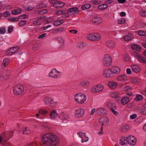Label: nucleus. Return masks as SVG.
<instances>
[{
	"instance_id": "18",
	"label": "nucleus",
	"mask_w": 146,
	"mask_h": 146,
	"mask_svg": "<svg viewBox=\"0 0 146 146\" xmlns=\"http://www.w3.org/2000/svg\"><path fill=\"white\" fill-rule=\"evenodd\" d=\"M9 74L8 71L7 70H4L0 72V79H7L9 76Z\"/></svg>"
},
{
	"instance_id": "24",
	"label": "nucleus",
	"mask_w": 146,
	"mask_h": 146,
	"mask_svg": "<svg viewBox=\"0 0 146 146\" xmlns=\"http://www.w3.org/2000/svg\"><path fill=\"white\" fill-rule=\"evenodd\" d=\"M97 113L100 115H104L106 113V110L104 108H99L96 110Z\"/></svg>"
},
{
	"instance_id": "49",
	"label": "nucleus",
	"mask_w": 146,
	"mask_h": 146,
	"mask_svg": "<svg viewBox=\"0 0 146 146\" xmlns=\"http://www.w3.org/2000/svg\"><path fill=\"white\" fill-rule=\"evenodd\" d=\"M81 142L82 143L87 142L88 140V138L85 136V135H84L82 138Z\"/></svg>"
},
{
	"instance_id": "37",
	"label": "nucleus",
	"mask_w": 146,
	"mask_h": 146,
	"mask_svg": "<svg viewBox=\"0 0 146 146\" xmlns=\"http://www.w3.org/2000/svg\"><path fill=\"white\" fill-rule=\"evenodd\" d=\"M108 6L106 4H102L99 5L98 7V9L100 10L104 9L108 7Z\"/></svg>"
},
{
	"instance_id": "8",
	"label": "nucleus",
	"mask_w": 146,
	"mask_h": 146,
	"mask_svg": "<svg viewBox=\"0 0 146 146\" xmlns=\"http://www.w3.org/2000/svg\"><path fill=\"white\" fill-rule=\"evenodd\" d=\"M44 101L47 105L51 107H54L57 103L56 102H54L51 98L49 97L46 98Z\"/></svg>"
},
{
	"instance_id": "43",
	"label": "nucleus",
	"mask_w": 146,
	"mask_h": 146,
	"mask_svg": "<svg viewBox=\"0 0 146 146\" xmlns=\"http://www.w3.org/2000/svg\"><path fill=\"white\" fill-rule=\"evenodd\" d=\"M108 107L110 108V110L111 107L113 108V107H116V106L115 104V103L111 102H109L108 104Z\"/></svg>"
},
{
	"instance_id": "35",
	"label": "nucleus",
	"mask_w": 146,
	"mask_h": 146,
	"mask_svg": "<svg viewBox=\"0 0 146 146\" xmlns=\"http://www.w3.org/2000/svg\"><path fill=\"white\" fill-rule=\"evenodd\" d=\"M30 130L29 128L27 127H24L23 129V134H27L30 133Z\"/></svg>"
},
{
	"instance_id": "32",
	"label": "nucleus",
	"mask_w": 146,
	"mask_h": 146,
	"mask_svg": "<svg viewBox=\"0 0 146 146\" xmlns=\"http://www.w3.org/2000/svg\"><path fill=\"white\" fill-rule=\"evenodd\" d=\"M131 47L133 49L138 51H140L141 49V46L139 45L136 44H132L131 46Z\"/></svg>"
},
{
	"instance_id": "12",
	"label": "nucleus",
	"mask_w": 146,
	"mask_h": 146,
	"mask_svg": "<svg viewBox=\"0 0 146 146\" xmlns=\"http://www.w3.org/2000/svg\"><path fill=\"white\" fill-rule=\"evenodd\" d=\"M66 11L64 10H62L56 12L55 14L58 15H62L61 17L66 18L68 17L69 16V14L68 13H66Z\"/></svg>"
},
{
	"instance_id": "15",
	"label": "nucleus",
	"mask_w": 146,
	"mask_h": 146,
	"mask_svg": "<svg viewBox=\"0 0 146 146\" xmlns=\"http://www.w3.org/2000/svg\"><path fill=\"white\" fill-rule=\"evenodd\" d=\"M110 68L113 76L115 74H119L121 71L120 69L117 66H114Z\"/></svg>"
},
{
	"instance_id": "7",
	"label": "nucleus",
	"mask_w": 146,
	"mask_h": 146,
	"mask_svg": "<svg viewBox=\"0 0 146 146\" xmlns=\"http://www.w3.org/2000/svg\"><path fill=\"white\" fill-rule=\"evenodd\" d=\"M13 132L11 131H7L5 132L2 135L3 141L5 142L7 141L13 136Z\"/></svg>"
},
{
	"instance_id": "6",
	"label": "nucleus",
	"mask_w": 146,
	"mask_h": 146,
	"mask_svg": "<svg viewBox=\"0 0 146 146\" xmlns=\"http://www.w3.org/2000/svg\"><path fill=\"white\" fill-rule=\"evenodd\" d=\"M133 54L139 62L146 64V59L143 57L135 52H134Z\"/></svg>"
},
{
	"instance_id": "10",
	"label": "nucleus",
	"mask_w": 146,
	"mask_h": 146,
	"mask_svg": "<svg viewBox=\"0 0 146 146\" xmlns=\"http://www.w3.org/2000/svg\"><path fill=\"white\" fill-rule=\"evenodd\" d=\"M136 139L135 137L129 135L127 137V143L131 145H134L136 143Z\"/></svg>"
},
{
	"instance_id": "34",
	"label": "nucleus",
	"mask_w": 146,
	"mask_h": 146,
	"mask_svg": "<svg viewBox=\"0 0 146 146\" xmlns=\"http://www.w3.org/2000/svg\"><path fill=\"white\" fill-rule=\"evenodd\" d=\"M94 37V33H91L87 36L88 40L93 41H95Z\"/></svg>"
},
{
	"instance_id": "59",
	"label": "nucleus",
	"mask_w": 146,
	"mask_h": 146,
	"mask_svg": "<svg viewBox=\"0 0 146 146\" xmlns=\"http://www.w3.org/2000/svg\"><path fill=\"white\" fill-rule=\"evenodd\" d=\"M142 17H146V10H142L140 13Z\"/></svg>"
},
{
	"instance_id": "42",
	"label": "nucleus",
	"mask_w": 146,
	"mask_h": 146,
	"mask_svg": "<svg viewBox=\"0 0 146 146\" xmlns=\"http://www.w3.org/2000/svg\"><path fill=\"white\" fill-rule=\"evenodd\" d=\"M86 44L83 43H78L77 44V46L79 48H82L85 47L86 46Z\"/></svg>"
},
{
	"instance_id": "45",
	"label": "nucleus",
	"mask_w": 146,
	"mask_h": 146,
	"mask_svg": "<svg viewBox=\"0 0 146 146\" xmlns=\"http://www.w3.org/2000/svg\"><path fill=\"white\" fill-rule=\"evenodd\" d=\"M38 113L42 115H44L48 113V111L45 110H40L38 111Z\"/></svg>"
},
{
	"instance_id": "20",
	"label": "nucleus",
	"mask_w": 146,
	"mask_h": 146,
	"mask_svg": "<svg viewBox=\"0 0 146 146\" xmlns=\"http://www.w3.org/2000/svg\"><path fill=\"white\" fill-rule=\"evenodd\" d=\"M127 77L125 74L120 75L117 76V80L119 81L124 82L127 80Z\"/></svg>"
},
{
	"instance_id": "58",
	"label": "nucleus",
	"mask_w": 146,
	"mask_h": 146,
	"mask_svg": "<svg viewBox=\"0 0 146 146\" xmlns=\"http://www.w3.org/2000/svg\"><path fill=\"white\" fill-rule=\"evenodd\" d=\"M10 13L8 11H6L3 13V17H7L10 16Z\"/></svg>"
},
{
	"instance_id": "5",
	"label": "nucleus",
	"mask_w": 146,
	"mask_h": 146,
	"mask_svg": "<svg viewBox=\"0 0 146 146\" xmlns=\"http://www.w3.org/2000/svg\"><path fill=\"white\" fill-rule=\"evenodd\" d=\"M51 4L55 7H61L64 6L65 4L64 2L60 1L50 0L49 1Z\"/></svg>"
},
{
	"instance_id": "53",
	"label": "nucleus",
	"mask_w": 146,
	"mask_h": 146,
	"mask_svg": "<svg viewBox=\"0 0 146 146\" xmlns=\"http://www.w3.org/2000/svg\"><path fill=\"white\" fill-rule=\"evenodd\" d=\"M125 22V20L124 19L122 18L118 20V23L119 24H124Z\"/></svg>"
},
{
	"instance_id": "41",
	"label": "nucleus",
	"mask_w": 146,
	"mask_h": 146,
	"mask_svg": "<svg viewBox=\"0 0 146 146\" xmlns=\"http://www.w3.org/2000/svg\"><path fill=\"white\" fill-rule=\"evenodd\" d=\"M91 7L90 5L86 4L83 5L81 7V9L82 10H85L90 8Z\"/></svg>"
},
{
	"instance_id": "33",
	"label": "nucleus",
	"mask_w": 146,
	"mask_h": 146,
	"mask_svg": "<svg viewBox=\"0 0 146 146\" xmlns=\"http://www.w3.org/2000/svg\"><path fill=\"white\" fill-rule=\"evenodd\" d=\"M22 12V9H15L11 11V14L13 15H17L20 14Z\"/></svg>"
},
{
	"instance_id": "36",
	"label": "nucleus",
	"mask_w": 146,
	"mask_h": 146,
	"mask_svg": "<svg viewBox=\"0 0 146 146\" xmlns=\"http://www.w3.org/2000/svg\"><path fill=\"white\" fill-rule=\"evenodd\" d=\"M63 22L64 21L62 19L58 20L54 22V25L55 26H57L63 23Z\"/></svg>"
},
{
	"instance_id": "2",
	"label": "nucleus",
	"mask_w": 146,
	"mask_h": 146,
	"mask_svg": "<svg viewBox=\"0 0 146 146\" xmlns=\"http://www.w3.org/2000/svg\"><path fill=\"white\" fill-rule=\"evenodd\" d=\"M74 99L77 103L82 104L86 100L87 97L86 95L84 94L78 93L75 94Z\"/></svg>"
},
{
	"instance_id": "55",
	"label": "nucleus",
	"mask_w": 146,
	"mask_h": 146,
	"mask_svg": "<svg viewBox=\"0 0 146 146\" xmlns=\"http://www.w3.org/2000/svg\"><path fill=\"white\" fill-rule=\"evenodd\" d=\"M139 80L137 78H135L132 79L131 81L134 83H137L139 82Z\"/></svg>"
},
{
	"instance_id": "3",
	"label": "nucleus",
	"mask_w": 146,
	"mask_h": 146,
	"mask_svg": "<svg viewBox=\"0 0 146 146\" xmlns=\"http://www.w3.org/2000/svg\"><path fill=\"white\" fill-rule=\"evenodd\" d=\"M13 91L14 94L20 95L24 92L25 90L23 86L18 85L14 86Z\"/></svg>"
},
{
	"instance_id": "40",
	"label": "nucleus",
	"mask_w": 146,
	"mask_h": 146,
	"mask_svg": "<svg viewBox=\"0 0 146 146\" xmlns=\"http://www.w3.org/2000/svg\"><path fill=\"white\" fill-rule=\"evenodd\" d=\"M78 8L76 7H72L68 9L67 11L68 13H72L77 11Z\"/></svg>"
},
{
	"instance_id": "46",
	"label": "nucleus",
	"mask_w": 146,
	"mask_h": 146,
	"mask_svg": "<svg viewBox=\"0 0 146 146\" xmlns=\"http://www.w3.org/2000/svg\"><path fill=\"white\" fill-rule=\"evenodd\" d=\"M111 96L114 98H116L118 97L119 94L117 92H113L111 94Z\"/></svg>"
},
{
	"instance_id": "61",
	"label": "nucleus",
	"mask_w": 146,
	"mask_h": 146,
	"mask_svg": "<svg viewBox=\"0 0 146 146\" xmlns=\"http://www.w3.org/2000/svg\"><path fill=\"white\" fill-rule=\"evenodd\" d=\"M6 31L4 27H1L0 28V34H3Z\"/></svg>"
},
{
	"instance_id": "50",
	"label": "nucleus",
	"mask_w": 146,
	"mask_h": 146,
	"mask_svg": "<svg viewBox=\"0 0 146 146\" xmlns=\"http://www.w3.org/2000/svg\"><path fill=\"white\" fill-rule=\"evenodd\" d=\"M143 99V97L141 95H138L136 96L135 100L137 101H139Z\"/></svg>"
},
{
	"instance_id": "62",
	"label": "nucleus",
	"mask_w": 146,
	"mask_h": 146,
	"mask_svg": "<svg viewBox=\"0 0 146 146\" xmlns=\"http://www.w3.org/2000/svg\"><path fill=\"white\" fill-rule=\"evenodd\" d=\"M58 40L60 42L62 43L59 47L60 48H61L62 46H64V41L62 38H60V39H59Z\"/></svg>"
},
{
	"instance_id": "17",
	"label": "nucleus",
	"mask_w": 146,
	"mask_h": 146,
	"mask_svg": "<svg viewBox=\"0 0 146 146\" xmlns=\"http://www.w3.org/2000/svg\"><path fill=\"white\" fill-rule=\"evenodd\" d=\"M102 19L99 17H93L92 20V23L93 24L98 25L101 23Z\"/></svg>"
},
{
	"instance_id": "44",
	"label": "nucleus",
	"mask_w": 146,
	"mask_h": 146,
	"mask_svg": "<svg viewBox=\"0 0 146 146\" xmlns=\"http://www.w3.org/2000/svg\"><path fill=\"white\" fill-rule=\"evenodd\" d=\"M8 20L10 22H16L19 21V18L9 17L8 19Z\"/></svg>"
},
{
	"instance_id": "29",
	"label": "nucleus",
	"mask_w": 146,
	"mask_h": 146,
	"mask_svg": "<svg viewBox=\"0 0 146 146\" xmlns=\"http://www.w3.org/2000/svg\"><path fill=\"white\" fill-rule=\"evenodd\" d=\"M59 117L62 120H65L69 118V116L63 112H61L60 115Z\"/></svg>"
},
{
	"instance_id": "21",
	"label": "nucleus",
	"mask_w": 146,
	"mask_h": 146,
	"mask_svg": "<svg viewBox=\"0 0 146 146\" xmlns=\"http://www.w3.org/2000/svg\"><path fill=\"white\" fill-rule=\"evenodd\" d=\"M108 85L110 88L115 89L117 86L118 84L115 82L111 81L108 82Z\"/></svg>"
},
{
	"instance_id": "22",
	"label": "nucleus",
	"mask_w": 146,
	"mask_h": 146,
	"mask_svg": "<svg viewBox=\"0 0 146 146\" xmlns=\"http://www.w3.org/2000/svg\"><path fill=\"white\" fill-rule=\"evenodd\" d=\"M123 38L125 40L128 42L133 39V35L129 34L124 36Z\"/></svg>"
},
{
	"instance_id": "39",
	"label": "nucleus",
	"mask_w": 146,
	"mask_h": 146,
	"mask_svg": "<svg viewBox=\"0 0 146 146\" xmlns=\"http://www.w3.org/2000/svg\"><path fill=\"white\" fill-rule=\"evenodd\" d=\"M94 38L95 41H98L100 40L101 38V36L98 33H94Z\"/></svg>"
},
{
	"instance_id": "11",
	"label": "nucleus",
	"mask_w": 146,
	"mask_h": 146,
	"mask_svg": "<svg viewBox=\"0 0 146 146\" xmlns=\"http://www.w3.org/2000/svg\"><path fill=\"white\" fill-rule=\"evenodd\" d=\"M59 72L55 68H54L50 72L49 74V76L52 78H57L60 75L57 74L59 73Z\"/></svg>"
},
{
	"instance_id": "16",
	"label": "nucleus",
	"mask_w": 146,
	"mask_h": 146,
	"mask_svg": "<svg viewBox=\"0 0 146 146\" xmlns=\"http://www.w3.org/2000/svg\"><path fill=\"white\" fill-rule=\"evenodd\" d=\"M19 49L18 47H13L10 48L7 52V53L9 55H11L17 52Z\"/></svg>"
},
{
	"instance_id": "52",
	"label": "nucleus",
	"mask_w": 146,
	"mask_h": 146,
	"mask_svg": "<svg viewBox=\"0 0 146 146\" xmlns=\"http://www.w3.org/2000/svg\"><path fill=\"white\" fill-rule=\"evenodd\" d=\"M66 29L64 27H60L58 29H56L55 30V31L56 32H60L65 31Z\"/></svg>"
},
{
	"instance_id": "14",
	"label": "nucleus",
	"mask_w": 146,
	"mask_h": 146,
	"mask_svg": "<svg viewBox=\"0 0 146 146\" xmlns=\"http://www.w3.org/2000/svg\"><path fill=\"white\" fill-rule=\"evenodd\" d=\"M103 75L104 77L107 78L113 76L110 68L104 69L103 70Z\"/></svg>"
},
{
	"instance_id": "25",
	"label": "nucleus",
	"mask_w": 146,
	"mask_h": 146,
	"mask_svg": "<svg viewBox=\"0 0 146 146\" xmlns=\"http://www.w3.org/2000/svg\"><path fill=\"white\" fill-rule=\"evenodd\" d=\"M58 114L56 111L52 110L50 111V116L51 118L54 119L57 117Z\"/></svg>"
},
{
	"instance_id": "1",
	"label": "nucleus",
	"mask_w": 146,
	"mask_h": 146,
	"mask_svg": "<svg viewBox=\"0 0 146 146\" xmlns=\"http://www.w3.org/2000/svg\"><path fill=\"white\" fill-rule=\"evenodd\" d=\"M42 141L45 146H57L59 142L58 138L54 134L48 133L42 137Z\"/></svg>"
},
{
	"instance_id": "9",
	"label": "nucleus",
	"mask_w": 146,
	"mask_h": 146,
	"mask_svg": "<svg viewBox=\"0 0 146 146\" xmlns=\"http://www.w3.org/2000/svg\"><path fill=\"white\" fill-rule=\"evenodd\" d=\"M84 113V110L83 109L79 108L76 110L74 115L75 117L79 118L82 117Z\"/></svg>"
},
{
	"instance_id": "54",
	"label": "nucleus",
	"mask_w": 146,
	"mask_h": 146,
	"mask_svg": "<svg viewBox=\"0 0 146 146\" xmlns=\"http://www.w3.org/2000/svg\"><path fill=\"white\" fill-rule=\"evenodd\" d=\"M115 115H117L118 114V113L113 108H110V110Z\"/></svg>"
},
{
	"instance_id": "13",
	"label": "nucleus",
	"mask_w": 146,
	"mask_h": 146,
	"mask_svg": "<svg viewBox=\"0 0 146 146\" xmlns=\"http://www.w3.org/2000/svg\"><path fill=\"white\" fill-rule=\"evenodd\" d=\"M104 88L102 85L98 84L96 86H93L92 88V91L93 93L98 92L102 91Z\"/></svg>"
},
{
	"instance_id": "26",
	"label": "nucleus",
	"mask_w": 146,
	"mask_h": 146,
	"mask_svg": "<svg viewBox=\"0 0 146 146\" xmlns=\"http://www.w3.org/2000/svg\"><path fill=\"white\" fill-rule=\"evenodd\" d=\"M9 62V60L7 58L4 59L1 64V68H5L8 64Z\"/></svg>"
},
{
	"instance_id": "48",
	"label": "nucleus",
	"mask_w": 146,
	"mask_h": 146,
	"mask_svg": "<svg viewBox=\"0 0 146 146\" xmlns=\"http://www.w3.org/2000/svg\"><path fill=\"white\" fill-rule=\"evenodd\" d=\"M27 23V21L26 20H23L21 21L18 23V25L19 26L22 27L25 25Z\"/></svg>"
},
{
	"instance_id": "60",
	"label": "nucleus",
	"mask_w": 146,
	"mask_h": 146,
	"mask_svg": "<svg viewBox=\"0 0 146 146\" xmlns=\"http://www.w3.org/2000/svg\"><path fill=\"white\" fill-rule=\"evenodd\" d=\"M47 12V11L46 9H43L40 11H38L37 14H45Z\"/></svg>"
},
{
	"instance_id": "64",
	"label": "nucleus",
	"mask_w": 146,
	"mask_h": 146,
	"mask_svg": "<svg viewBox=\"0 0 146 146\" xmlns=\"http://www.w3.org/2000/svg\"><path fill=\"white\" fill-rule=\"evenodd\" d=\"M141 113L142 114L146 115V108H143L141 111Z\"/></svg>"
},
{
	"instance_id": "63",
	"label": "nucleus",
	"mask_w": 146,
	"mask_h": 146,
	"mask_svg": "<svg viewBox=\"0 0 146 146\" xmlns=\"http://www.w3.org/2000/svg\"><path fill=\"white\" fill-rule=\"evenodd\" d=\"M137 117V115L135 114H134L130 115V118L131 119H133L136 118Z\"/></svg>"
},
{
	"instance_id": "51",
	"label": "nucleus",
	"mask_w": 146,
	"mask_h": 146,
	"mask_svg": "<svg viewBox=\"0 0 146 146\" xmlns=\"http://www.w3.org/2000/svg\"><path fill=\"white\" fill-rule=\"evenodd\" d=\"M25 146H39L38 144L35 142L29 143Z\"/></svg>"
},
{
	"instance_id": "57",
	"label": "nucleus",
	"mask_w": 146,
	"mask_h": 146,
	"mask_svg": "<svg viewBox=\"0 0 146 146\" xmlns=\"http://www.w3.org/2000/svg\"><path fill=\"white\" fill-rule=\"evenodd\" d=\"M33 24L35 25H38L41 24V22L39 20H35L33 21Z\"/></svg>"
},
{
	"instance_id": "56",
	"label": "nucleus",
	"mask_w": 146,
	"mask_h": 146,
	"mask_svg": "<svg viewBox=\"0 0 146 146\" xmlns=\"http://www.w3.org/2000/svg\"><path fill=\"white\" fill-rule=\"evenodd\" d=\"M28 17L27 15H25V14H23V15H20L19 17L18 18L19 19H25L27 18H28Z\"/></svg>"
},
{
	"instance_id": "4",
	"label": "nucleus",
	"mask_w": 146,
	"mask_h": 146,
	"mask_svg": "<svg viewBox=\"0 0 146 146\" xmlns=\"http://www.w3.org/2000/svg\"><path fill=\"white\" fill-rule=\"evenodd\" d=\"M112 59L110 56L108 54H106L104 58L103 62L104 65L106 66H110L112 63Z\"/></svg>"
},
{
	"instance_id": "31",
	"label": "nucleus",
	"mask_w": 146,
	"mask_h": 146,
	"mask_svg": "<svg viewBox=\"0 0 146 146\" xmlns=\"http://www.w3.org/2000/svg\"><path fill=\"white\" fill-rule=\"evenodd\" d=\"M90 84V82L87 81H81L79 84L80 86H85L86 87L88 86Z\"/></svg>"
},
{
	"instance_id": "38",
	"label": "nucleus",
	"mask_w": 146,
	"mask_h": 146,
	"mask_svg": "<svg viewBox=\"0 0 146 146\" xmlns=\"http://www.w3.org/2000/svg\"><path fill=\"white\" fill-rule=\"evenodd\" d=\"M129 128V126L127 125H124L121 127V130L123 132H125L128 131Z\"/></svg>"
},
{
	"instance_id": "28",
	"label": "nucleus",
	"mask_w": 146,
	"mask_h": 146,
	"mask_svg": "<svg viewBox=\"0 0 146 146\" xmlns=\"http://www.w3.org/2000/svg\"><path fill=\"white\" fill-rule=\"evenodd\" d=\"M119 143L122 145H125L127 142V137H122L120 140Z\"/></svg>"
},
{
	"instance_id": "23",
	"label": "nucleus",
	"mask_w": 146,
	"mask_h": 146,
	"mask_svg": "<svg viewBox=\"0 0 146 146\" xmlns=\"http://www.w3.org/2000/svg\"><path fill=\"white\" fill-rule=\"evenodd\" d=\"M132 70L136 73L140 72V68L138 65H132L131 66Z\"/></svg>"
},
{
	"instance_id": "47",
	"label": "nucleus",
	"mask_w": 146,
	"mask_h": 146,
	"mask_svg": "<svg viewBox=\"0 0 146 146\" xmlns=\"http://www.w3.org/2000/svg\"><path fill=\"white\" fill-rule=\"evenodd\" d=\"M138 34L141 36H146V31H140L138 32Z\"/></svg>"
},
{
	"instance_id": "27",
	"label": "nucleus",
	"mask_w": 146,
	"mask_h": 146,
	"mask_svg": "<svg viewBox=\"0 0 146 146\" xmlns=\"http://www.w3.org/2000/svg\"><path fill=\"white\" fill-rule=\"evenodd\" d=\"M106 45L109 48H112L115 46V44L113 41L109 40L107 42Z\"/></svg>"
},
{
	"instance_id": "19",
	"label": "nucleus",
	"mask_w": 146,
	"mask_h": 146,
	"mask_svg": "<svg viewBox=\"0 0 146 146\" xmlns=\"http://www.w3.org/2000/svg\"><path fill=\"white\" fill-rule=\"evenodd\" d=\"M99 121L102 123L101 125L102 126L107 124L109 122L108 119L106 117H103L101 118L99 120Z\"/></svg>"
},
{
	"instance_id": "30",
	"label": "nucleus",
	"mask_w": 146,
	"mask_h": 146,
	"mask_svg": "<svg viewBox=\"0 0 146 146\" xmlns=\"http://www.w3.org/2000/svg\"><path fill=\"white\" fill-rule=\"evenodd\" d=\"M129 101V99L128 98L125 97L122 99L121 103L123 105H125L128 103Z\"/></svg>"
}]
</instances>
